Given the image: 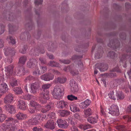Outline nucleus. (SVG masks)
I'll return each instance as SVG.
<instances>
[{
	"label": "nucleus",
	"mask_w": 131,
	"mask_h": 131,
	"mask_svg": "<svg viewBox=\"0 0 131 131\" xmlns=\"http://www.w3.org/2000/svg\"><path fill=\"white\" fill-rule=\"evenodd\" d=\"M7 121V124L6 125L3 124L2 125V128L3 131H13L16 129V125L14 123L17 122L13 118L11 117H9L7 120L6 121Z\"/></svg>",
	"instance_id": "f257e3e1"
},
{
	"label": "nucleus",
	"mask_w": 131,
	"mask_h": 131,
	"mask_svg": "<svg viewBox=\"0 0 131 131\" xmlns=\"http://www.w3.org/2000/svg\"><path fill=\"white\" fill-rule=\"evenodd\" d=\"M27 59L26 57L25 56L20 57L19 60V66L17 68V70L16 71H14V73H15L16 75L18 76H20L24 74L25 72V70L23 65L26 61Z\"/></svg>",
	"instance_id": "f03ea898"
},
{
	"label": "nucleus",
	"mask_w": 131,
	"mask_h": 131,
	"mask_svg": "<svg viewBox=\"0 0 131 131\" xmlns=\"http://www.w3.org/2000/svg\"><path fill=\"white\" fill-rule=\"evenodd\" d=\"M63 91L64 88L62 86H56L52 92V95L56 99H59L61 98Z\"/></svg>",
	"instance_id": "7ed1b4c3"
},
{
	"label": "nucleus",
	"mask_w": 131,
	"mask_h": 131,
	"mask_svg": "<svg viewBox=\"0 0 131 131\" xmlns=\"http://www.w3.org/2000/svg\"><path fill=\"white\" fill-rule=\"evenodd\" d=\"M109 113L113 116H118L119 114L118 107L117 105H113L109 108Z\"/></svg>",
	"instance_id": "20e7f679"
},
{
	"label": "nucleus",
	"mask_w": 131,
	"mask_h": 131,
	"mask_svg": "<svg viewBox=\"0 0 131 131\" xmlns=\"http://www.w3.org/2000/svg\"><path fill=\"white\" fill-rule=\"evenodd\" d=\"M49 99V92L47 90L44 91L41 94V97L40 98V101L42 103H45L46 101Z\"/></svg>",
	"instance_id": "39448f33"
},
{
	"label": "nucleus",
	"mask_w": 131,
	"mask_h": 131,
	"mask_svg": "<svg viewBox=\"0 0 131 131\" xmlns=\"http://www.w3.org/2000/svg\"><path fill=\"white\" fill-rule=\"evenodd\" d=\"M71 86L70 89L72 92H77L78 90V89L77 84L75 81L73 80H71L70 82Z\"/></svg>",
	"instance_id": "423d86ee"
},
{
	"label": "nucleus",
	"mask_w": 131,
	"mask_h": 131,
	"mask_svg": "<svg viewBox=\"0 0 131 131\" xmlns=\"http://www.w3.org/2000/svg\"><path fill=\"white\" fill-rule=\"evenodd\" d=\"M13 68V66L12 65L5 67V71L6 72V75L7 77V78H9V76L12 74Z\"/></svg>",
	"instance_id": "0eeeda50"
},
{
	"label": "nucleus",
	"mask_w": 131,
	"mask_h": 131,
	"mask_svg": "<svg viewBox=\"0 0 131 131\" xmlns=\"http://www.w3.org/2000/svg\"><path fill=\"white\" fill-rule=\"evenodd\" d=\"M57 122L58 126L60 128H66L68 126V124L65 120L60 119L57 120Z\"/></svg>",
	"instance_id": "6e6552de"
},
{
	"label": "nucleus",
	"mask_w": 131,
	"mask_h": 131,
	"mask_svg": "<svg viewBox=\"0 0 131 131\" xmlns=\"http://www.w3.org/2000/svg\"><path fill=\"white\" fill-rule=\"evenodd\" d=\"M96 66L101 72L106 70L108 68L107 65L106 63H102L97 64Z\"/></svg>",
	"instance_id": "1a4fd4ad"
},
{
	"label": "nucleus",
	"mask_w": 131,
	"mask_h": 131,
	"mask_svg": "<svg viewBox=\"0 0 131 131\" xmlns=\"http://www.w3.org/2000/svg\"><path fill=\"white\" fill-rule=\"evenodd\" d=\"M55 124L54 121L52 120H50L48 121L45 125V126L51 130H52L55 128Z\"/></svg>",
	"instance_id": "9d476101"
},
{
	"label": "nucleus",
	"mask_w": 131,
	"mask_h": 131,
	"mask_svg": "<svg viewBox=\"0 0 131 131\" xmlns=\"http://www.w3.org/2000/svg\"><path fill=\"white\" fill-rule=\"evenodd\" d=\"M18 108L22 110H24L27 108L26 104L23 101L19 100L18 102Z\"/></svg>",
	"instance_id": "9b49d317"
},
{
	"label": "nucleus",
	"mask_w": 131,
	"mask_h": 131,
	"mask_svg": "<svg viewBox=\"0 0 131 131\" xmlns=\"http://www.w3.org/2000/svg\"><path fill=\"white\" fill-rule=\"evenodd\" d=\"M54 76L53 74L49 73L47 75H42L41 78V79L45 81H49L52 80L54 78Z\"/></svg>",
	"instance_id": "f8f14e48"
},
{
	"label": "nucleus",
	"mask_w": 131,
	"mask_h": 131,
	"mask_svg": "<svg viewBox=\"0 0 131 131\" xmlns=\"http://www.w3.org/2000/svg\"><path fill=\"white\" fill-rule=\"evenodd\" d=\"M5 107L6 110L11 114L14 113L16 112L15 108L13 105H6L5 106Z\"/></svg>",
	"instance_id": "ddd939ff"
},
{
	"label": "nucleus",
	"mask_w": 131,
	"mask_h": 131,
	"mask_svg": "<svg viewBox=\"0 0 131 131\" xmlns=\"http://www.w3.org/2000/svg\"><path fill=\"white\" fill-rule=\"evenodd\" d=\"M13 95L11 93H9L5 97L4 102L6 103H10L13 101Z\"/></svg>",
	"instance_id": "4468645a"
},
{
	"label": "nucleus",
	"mask_w": 131,
	"mask_h": 131,
	"mask_svg": "<svg viewBox=\"0 0 131 131\" xmlns=\"http://www.w3.org/2000/svg\"><path fill=\"white\" fill-rule=\"evenodd\" d=\"M68 103L64 101H61L57 102V106L59 108H63L64 107H66L67 106Z\"/></svg>",
	"instance_id": "2eb2a0df"
},
{
	"label": "nucleus",
	"mask_w": 131,
	"mask_h": 131,
	"mask_svg": "<svg viewBox=\"0 0 131 131\" xmlns=\"http://www.w3.org/2000/svg\"><path fill=\"white\" fill-rule=\"evenodd\" d=\"M8 90V86L5 83H3L0 84V93H4Z\"/></svg>",
	"instance_id": "dca6fc26"
},
{
	"label": "nucleus",
	"mask_w": 131,
	"mask_h": 131,
	"mask_svg": "<svg viewBox=\"0 0 131 131\" xmlns=\"http://www.w3.org/2000/svg\"><path fill=\"white\" fill-rule=\"evenodd\" d=\"M53 105L52 104H50L45 106L44 107L42 108L41 109V112L43 113H46L50 109L51 107Z\"/></svg>",
	"instance_id": "f3484780"
},
{
	"label": "nucleus",
	"mask_w": 131,
	"mask_h": 131,
	"mask_svg": "<svg viewBox=\"0 0 131 131\" xmlns=\"http://www.w3.org/2000/svg\"><path fill=\"white\" fill-rule=\"evenodd\" d=\"M38 85L36 83H33L31 84L30 86L31 91L30 92L33 93H35L36 91L37 88L38 87Z\"/></svg>",
	"instance_id": "a211bd4d"
},
{
	"label": "nucleus",
	"mask_w": 131,
	"mask_h": 131,
	"mask_svg": "<svg viewBox=\"0 0 131 131\" xmlns=\"http://www.w3.org/2000/svg\"><path fill=\"white\" fill-rule=\"evenodd\" d=\"M98 117L91 116L89 117L88 119V121L92 123H94L97 122Z\"/></svg>",
	"instance_id": "6ab92c4d"
},
{
	"label": "nucleus",
	"mask_w": 131,
	"mask_h": 131,
	"mask_svg": "<svg viewBox=\"0 0 131 131\" xmlns=\"http://www.w3.org/2000/svg\"><path fill=\"white\" fill-rule=\"evenodd\" d=\"M35 60L33 59H30L27 62V66L29 68L33 67L35 65Z\"/></svg>",
	"instance_id": "aec40b11"
},
{
	"label": "nucleus",
	"mask_w": 131,
	"mask_h": 131,
	"mask_svg": "<svg viewBox=\"0 0 131 131\" xmlns=\"http://www.w3.org/2000/svg\"><path fill=\"white\" fill-rule=\"evenodd\" d=\"M39 122L36 119L35 117L30 119L28 122V123L29 125H35L37 124Z\"/></svg>",
	"instance_id": "412c9836"
},
{
	"label": "nucleus",
	"mask_w": 131,
	"mask_h": 131,
	"mask_svg": "<svg viewBox=\"0 0 131 131\" xmlns=\"http://www.w3.org/2000/svg\"><path fill=\"white\" fill-rule=\"evenodd\" d=\"M58 112L59 113L60 115L63 117L67 116L70 113L69 112L64 110H59Z\"/></svg>",
	"instance_id": "4be33fe9"
},
{
	"label": "nucleus",
	"mask_w": 131,
	"mask_h": 131,
	"mask_svg": "<svg viewBox=\"0 0 131 131\" xmlns=\"http://www.w3.org/2000/svg\"><path fill=\"white\" fill-rule=\"evenodd\" d=\"M70 109L72 111L75 112H79L80 111L79 108L75 105H71Z\"/></svg>",
	"instance_id": "5701e85b"
},
{
	"label": "nucleus",
	"mask_w": 131,
	"mask_h": 131,
	"mask_svg": "<svg viewBox=\"0 0 131 131\" xmlns=\"http://www.w3.org/2000/svg\"><path fill=\"white\" fill-rule=\"evenodd\" d=\"M91 127V125L88 124L81 125L79 126V128L81 129L85 130Z\"/></svg>",
	"instance_id": "b1692460"
},
{
	"label": "nucleus",
	"mask_w": 131,
	"mask_h": 131,
	"mask_svg": "<svg viewBox=\"0 0 131 131\" xmlns=\"http://www.w3.org/2000/svg\"><path fill=\"white\" fill-rule=\"evenodd\" d=\"M84 115L85 117H86L91 115L92 113L91 110L90 108L85 110L84 111Z\"/></svg>",
	"instance_id": "393cba45"
},
{
	"label": "nucleus",
	"mask_w": 131,
	"mask_h": 131,
	"mask_svg": "<svg viewBox=\"0 0 131 131\" xmlns=\"http://www.w3.org/2000/svg\"><path fill=\"white\" fill-rule=\"evenodd\" d=\"M10 84L13 87L16 86L17 85V80L16 79L12 78L10 82Z\"/></svg>",
	"instance_id": "a878e982"
},
{
	"label": "nucleus",
	"mask_w": 131,
	"mask_h": 131,
	"mask_svg": "<svg viewBox=\"0 0 131 131\" xmlns=\"http://www.w3.org/2000/svg\"><path fill=\"white\" fill-rule=\"evenodd\" d=\"M116 96L117 97V99H122L124 97L123 94L121 92H117L116 94Z\"/></svg>",
	"instance_id": "bb28decb"
},
{
	"label": "nucleus",
	"mask_w": 131,
	"mask_h": 131,
	"mask_svg": "<svg viewBox=\"0 0 131 131\" xmlns=\"http://www.w3.org/2000/svg\"><path fill=\"white\" fill-rule=\"evenodd\" d=\"M17 118L19 120H21L24 119L26 117V115L23 114L19 113L16 115Z\"/></svg>",
	"instance_id": "cd10ccee"
},
{
	"label": "nucleus",
	"mask_w": 131,
	"mask_h": 131,
	"mask_svg": "<svg viewBox=\"0 0 131 131\" xmlns=\"http://www.w3.org/2000/svg\"><path fill=\"white\" fill-rule=\"evenodd\" d=\"M15 51L13 49H7L4 53L6 56H7L9 53L12 54H11L13 55L15 53Z\"/></svg>",
	"instance_id": "c85d7f7f"
},
{
	"label": "nucleus",
	"mask_w": 131,
	"mask_h": 131,
	"mask_svg": "<svg viewBox=\"0 0 131 131\" xmlns=\"http://www.w3.org/2000/svg\"><path fill=\"white\" fill-rule=\"evenodd\" d=\"M22 99L25 100H28L31 99H36V97L29 94H28L23 96Z\"/></svg>",
	"instance_id": "c756f323"
},
{
	"label": "nucleus",
	"mask_w": 131,
	"mask_h": 131,
	"mask_svg": "<svg viewBox=\"0 0 131 131\" xmlns=\"http://www.w3.org/2000/svg\"><path fill=\"white\" fill-rule=\"evenodd\" d=\"M13 90L15 93L17 94H21L22 92L21 88H16L13 89Z\"/></svg>",
	"instance_id": "7c9ffc66"
},
{
	"label": "nucleus",
	"mask_w": 131,
	"mask_h": 131,
	"mask_svg": "<svg viewBox=\"0 0 131 131\" xmlns=\"http://www.w3.org/2000/svg\"><path fill=\"white\" fill-rule=\"evenodd\" d=\"M49 65L52 67H59V64L53 61H51L49 63Z\"/></svg>",
	"instance_id": "2f4dec72"
},
{
	"label": "nucleus",
	"mask_w": 131,
	"mask_h": 131,
	"mask_svg": "<svg viewBox=\"0 0 131 131\" xmlns=\"http://www.w3.org/2000/svg\"><path fill=\"white\" fill-rule=\"evenodd\" d=\"M114 92L112 91L110 92L109 94H108V96L111 99L113 100H115L116 99L115 97L114 94Z\"/></svg>",
	"instance_id": "473e14b6"
},
{
	"label": "nucleus",
	"mask_w": 131,
	"mask_h": 131,
	"mask_svg": "<svg viewBox=\"0 0 131 131\" xmlns=\"http://www.w3.org/2000/svg\"><path fill=\"white\" fill-rule=\"evenodd\" d=\"M67 98L68 100L70 101L77 100V97L75 96L72 95H68L67 96Z\"/></svg>",
	"instance_id": "72a5a7b5"
},
{
	"label": "nucleus",
	"mask_w": 131,
	"mask_h": 131,
	"mask_svg": "<svg viewBox=\"0 0 131 131\" xmlns=\"http://www.w3.org/2000/svg\"><path fill=\"white\" fill-rule=\"evenodd\" d=\"M107 56L111 58H113L117 56V54L113 51H111L108 54Z\"/></svg>",
	"instance_id": "f704fd0d"
},
{
	"label": "nucleus",
	"mask_w": 131,
	"mask_h": 131,
	"mask_svg": "<svg viewBox=\"0 0 131 131\" xmlns=\"http://www.w3.org/2000/svg\"><path fill=\"white\" fill-rule=\"evenodd\" d=\"M7 39L8 41L11 43L12 44H15L16 42L15 41L12 37L11 36L8 37Z\"/></svg>",
	"instance_id": "c9c22d12"
},
{
	"label": "nucleus",
	"mask_w": 131,
	"mask_h": 131,
	"mask_svg": "<svg viewBox=\"0 0 131 131\" xmlns=\"http://www.w3.org/2000/svg\"><path fill=\"white\" fill-rule=\"evenodd\" d=\"M116 129L120 131H125V127L122 125H120L117 126L116 127Z\"/></svg>",
	"instance_id": "e433bc0d"
},
{
	"label": "nucleus",
	"mask_w": 131,
	"mask_h": 131,
	"mask_svg": "<svg viewBox=\"0 0 131 131\" xmlns=\"http://www.w3.org/2000/svg\"><path fill=\"white\" fill-rule=\"evenodd\" d=\"M66 80V79L65 78H59L57 79V82L60 83H64Z\"/></svg>",
	"instance_id": "4c0bfd02"
},
{
	"label": "nucleus",
	"mask_w": 131,
	"mask_h": 131,
	"mask_svg": "<svg viewBox=\"0 0 131 131\" xmlns=\"http://www.w3.org/2000/svg\"><path fill=\"white\" fill-rule=\"evenodd\" d=\"M51 86V85L50 84H45L42 85V88L43 90H46L49 88Z\"/></svg>",
	"instance_id": "58836bf2"
},
{
	"label": "nucleus",
	"mask_w": 131,
	"mask_h": 131,
	"mask_svg": "<svg viewBox=\"0 0 131 131\" xmlns=\"http://www.w3.org/2000/svg\"><path fill=\"white\" fill-rule=\"evenodd\" d=\"M4 26L3 24H0V35L2 34L4 31Z\"/></svg>",
	"instance_id": "ea45409f"
},
{
	"label": "nucleus",
	"mask_w": 131,
	"mask_h": 131,
	"mask_svg": "<svg viewBox=\"0 0 131 131\" xmlns=\"http://www.w3.org/2000/svg\"><path fill=\"white\" fill-rule=\"evenodd\" d=\"M6 116L4 114H0V122H2L6 119Z\"/></svg>",
	"instance_id": "a19ab883"
},
{
	"label": "nucleus",
	"mask_w": 131,
	"mask_h": 131,
	"mask_svg": "<svg viewBox=\"0 0 131 131\" xmlns=\"http://www.w3.org/2000/svg\"><path fill=\"white\" fill-rule=\"evenodd\" d=\"M36 107L30 106L29 108V111L31 113H32L35 112Z\"/></svg>",
	"instance_id": "79ce46f5"
},
{
	"label": "nucleus",
	"mask_w": 131,
	"mask_h": 131,
	"mask_svg": "<svg viewBox=\"0 0 131 131\" xmlns=\"http://www.w3.org/2000/svg\"><path fill=\"white\" fill-rule=\"evenodd\" d=\"M43 2V0H35V3L36 5L41 4Z\"/></svg>",
	"instance_id": "37998d69"
},
{
	"label": "nucleus",
	"mask_w": 131,
	"mask_h": 131,
	"mask_svg": "<svg viewBox=\"0 0 131 131\" xmlns=\"http://www.w3.org/2000/svg\"><path fill=\"white\" fill-rule=\"evenodd\" d=\"M26 46H24L22 49H20V52L22 53H25L26 52Z\"/></svg>",
	"instance_id": "c03bdc74"
},
{
	"label": "nucleus",
	"mask_w": 131,
	"mask_h": 131,
	"mask_svg": "<svg viewBox=\"0 0 131 131\" xmlns=\"http://www.w3.org/2000/svg\"><path fill=\"white\" fill-rule=\"evenodd\" d=\"M80 106L81 108L84 109L87 107L86 105L83 102H81L80 104Z\"/></svg>",
	"instance_id": "a18cd8bd"
},
{
	"label": "nucleus",
	"mask_w": 131,
	"mask_h": 131,
	"mask_svg": "<svg viewBox=\"0 0 131 131\" xmlns=\"http://www.w3.org/2000/svg\"><path fill=\"white\" fill-rule=\"evenodd\" d=\"M30 104L31 106L35 107L36 105H37L38 104L33 101H31L30 102Z\"/></svg>",
	"instance_id": "49530a36"
},
{
	"label": "nucleus",
	"mask_w": 131,
	"mask_h": 131,
	"mask_svg": "<svg viewBox=\"0 0 131 131\" xmlns=\"http://www.w3.org/2000/svg\"><path fill=\"white\" fill-rule=\"evenodd\" d=\"M106 75L108 77H112L116 76V74L113 73H107L106 74Z\"/></svg>",
	"instance_id": "de8ad7c7"
},
{
	"label": "nucleus",
	"mask_w": 131,
	"mask_h": 131,
	"mask_svg": "<svg viewBox=\"0 0 131 131\" xmlns=\"http://www.w3.org/2000/svg\"><path fill=\"white\" fill-rule=\"evenodd\" d=\"M60 61L61 62L65 64H68L70 62V61L69 60H60Z\"/></svg>",
	"instance_id": "09e8293b"
},
{
	"label": "nucleus",
	"mask_w": 131,
	"mask_h": 131,
	"mask_svg": "<svg viewBox=\"0 0 131 131\" xmlns=\"http://www.w3.org/2000/svg\"><path fill=\"white\" fill-rule=\"evenodd\" d=\"M41 114L37 113L36 114L35 116V117L39 122V120H40V118L41 117Z\"/></svg>",
	"instance_id": "8fccbe9b"
},
{
	"label": "nucleus",
	"mask_w": 131,
	"mask_h": 131,
	"mask_svg": "<svg viewBox=\"0 0 131 131\" xmlns=\"http://www.w3.org/2000/svg\"><path fill=\"white\" fill-rule=\"evenodd\" d=\"M40 74V73H39V71L38 70V69H37V70H35L33 72V74L34 75L37 76H39Z\"/></svg>",
	"instance_id": "3c124183"
},
{
	"label": "nucleus",
	"mask_w": 131,
	"mask_h": 131,
	"mask_svg": "<svg viewBox=\"0 0 131 131\" xmlns=\"http://www.w3.org/2000/svg\"><path fill=\"white\" fill-rule=\"evenodd\" d=\"M84 102V103L86 105L87 107L90 105L91 103L90 101L88 99L86 100Z\"/></svg>",
	"instance_id": "603ef678"
},
{
	"label": "nucleus",
	"mask_w": 131,
	"mask_h": 131,
	"mask_svg": "<svg viewBox=\"0 0 131 131\" xmlns=\"http://www.w3.org/2000/svg\"><path fill=\"white\" fill-rule=\"evenodd\" d=\"M46 117V115H43V114H41V117L40 118L39 121H42L44 119H45Z\"/></svg>",
	"instance_id": "864d4df0"
},
{
	"label": "nucleus",
	"mask_w": 131,
	"mask_h": 131,
	"mask_svg": "<svg viewBox=\"0 0 131 131\" xmlns=\"http://www.w3.org/2000/svg\"><path fill=\"white\" fill-rule=\"evenodd\" d=\"M124 119H126V120H127L128 121H131V117L130 116H126L124 117Z\"/></svg>",
	"instance_id": "5fc2aeb1"
},
{
	"label": "nucleus",
	"mask_w": 131,
	"mask_h": 131,
	"mask_svg": "<svg viewBox=\"0 0 131 131\" xmlns=\"http://www.w3.org/2000/svg\"><path fill=\"white\" fill-rule=\"evenodd\" d=\"M34 131H42V129L40 128H38L37 127H35L32 129Z\"/></svg>",
	"instance_id": "6e6d98bb"
},
{
	"label": "nucleus",
	"mask_w": 131,
	"mask_h": 131,
	"mask_svg": "<svg viewBox=\"0 0 131 131\" xmlns=\"http://www.w3.org/2000/svg\"><path fill=\"white\" fill-rule=\"evenodd\" d=\"M55 115V113H54L52 112L48 114V116H50V117L52 118H53L54 117Z\"/></svg>",
	"instance_id": "4d7b16f0"
},
{
	"label": "nucleus",
	"mask_w": 131,
	"mask_h": 131,
	"mask_svg": "<svg viewBox=\"0 0 131 131\" xmlns=\"http://www.w3.org/2000/svg\"><path fill=\"white\" fill-rule=\"evenodd\" d=\"M71 131H79L78 128L75 126H73L71 128Z\"/></svg>",
	"instance_id": "13d9d810"
},
{
	"label": "nucleus",
	"mask_w": 131,
	"mask_h": 131,
	"mask_svg": "<svg viewBox=\"0 0 131 131\" xmlns=\"http://www.w3.org/2000/svg\"><path fill=\"white\" fill-rule=\"evenodd\" d=\"M125 86L126 88L128 87L130 90L131 89V80L130 84L129 83V82H127Z\"/></svg>",
	"instance_id": "bf43d9fd"
},
{
	"label": "nucleus",
	"mask_w": 131,
	"mask_h": 131,
	"mask_svg": "<svg viewBox=\"0 0 131 131\" xmlns=\"http://www.w3.org/2000/svg\"><path fill=\"white\" fill-rule=\"evenodd\" d=\"M131 105H129L126 111L128 113H129L131 111Z\"/></svg>",
	"instance_id": "052dcab7"
},
{
	"label": "nucleus",
	"mask_w": 131,
	"mask_h": 131,
	"mask_svg": "<svg viewBox=\"0 0 131 131\" xmlns=\"http://www.w3.org/2000/svg\"><path fill=\"white\" fill-rule=\"evenodd\" d=\"M34 78L31 76H29L26 79V80H28L29 81L32 80Z\"/></svg>",
	"instance_id": "680f3d73"
},
{
	"label": "nucleus",
	"mask_w": 131,
	"mask_h": 131,
	"mask_svg": "<svg viewBox=\"0 0 131 131\" xmlns=\"http://www.w3.org/2000/svg\"><path fill=\"white\" fill-rule=\"evenodd\" d=\"M4 80L3 75L2 74H0V83L3 82Z\"/></svg>",
	"instance_id": "e2e57ef3"
},
{
	"label": "nucleus",
	"mask_w": 131,
	"mask_h": 131,
	"mask_svg": "<svg viewBox=\"0 0 131 131\" xmlns=\"http://www.w3.org/2000/svg\"><path fill=\"white\" fill-rule=\"evenodd\" d=\"M74 117L76 119H79L80 118V116L79 115L77 114H75L74 115Z\"/></svg>",
	"instance_id": "0e129e2a"
},
{
	"label": "nucleus",
	"mask_w": 131,
	"mask_h": 131,
	"mask_svg": "<svg viewBox=\"0 0 131 131\" xmlns=\"http://www.w3.org/2000/svg\"><path fill=\"white\" fill-rule=\"evenodd\" d=\"M41 68V72L42 73L44 72L46 70V67H42Z\"/></svg>",
	"instance_id": "69168bd1"
},
{
	"label": "nucleus",
	"mask_w": 131,
	"mask_h": 131,
	"mask_svg": "<svg viewBox=\"0 0 131 131\" xmlns=\"http://www.w3.org/2000/svg\"><path fill=\"white\" fill-rule=\"evenodd\" d=\"M70 69V67H65L64 69V70L65 71L67 72L69 71Z\"/></svg>",
	"instance_id": "338daca9"
},
{
	"label": "nucleus",
	"mask_w": 131,
	"mask_h": 131,
	"mask_svg": "<svg viewBox=\"0 0 131 131\" xmlns=\"http://www.w3.org/2000/svg\"><path fill=\"white\" fill-rule=\"evenodd\" d=\"M3 41L2 40L0 39V48L3 46Z\"/></svg>",
	"instance_id": "774afa93"
}]
</instances>
